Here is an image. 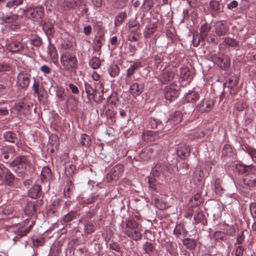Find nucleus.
<instances>
[{
    "label": "nucleus",
    "mask_w": 256,
    "mask_h": 256,
    "mask_svg": "<svg viewBox=\"0 0 256 256\" xmlns=\"http://www.w3.org/2000/svg\"><path fill=\"white\" fill-rule=\"evenodd\" d=\"M140 36V33L139 32H132V34H129V40L130 41L136 42L138 41Z\"/></svg>",
    "instance_id": "obj_50"
},
{
    "label": "nucleus",
    "mask_w": 256,
    "mask_h": 256,
    "mask_svg": "<svg viewBox=\"0 0 256 256\" xmlns=\"http://www.w3.org/2000/svg\"><path fill=\"white\" fill-rule=\"evenodd\" d=\"M85 90L89 100L94 99L96 96L97 92L100 90L99 88H94L92 85L87 82H84Z\"/></svg>",
    "instance_id": "obj_18"
},
{
    "label": "nucleus",
    "mask_w": 256,
    "mask_h": 256,
    "mask_svg": "<svg viewBox=\"0 0 256 256\" xmlns=\"http://www.w3.org/2000/svg\"><path fill=\"white\" fill-rule=\"evenodd\" d=\"M7 48L12 52H18L24 48L23 44L18 41H12L7 45Z\"/></svg>",
    "instance_id": "obj_20"
},
{
    "label": "nucleus",
    "mask_w": 256,
    "mask_h": 256,
    "mask_svg": "<svg viewBox=\"0 0 256 256\" xmlns=\"http://www.w3.org/2000/svg\"><path fill=\"white\" fill-rule=\"evenodd\" d=\"M141 66L142 63L140 62H135L133 64H131L130 67L127 70L126 78H130L134 72Z\"/></svg>",
    "instance_id": "obj_27"
},
{
    "label": "nucleus",
    "mask_w": 256,
    "mask_h": 256,
    "mask_svg": "<svg viewBox=\"0 0 256 256\" xmlns=\"http://www.w3.org/2000/svg\"><path fill=\"white\" fill-rule=\"evenodd\" d=\"M73 42L72 40L68 38L63 40L62 42V46L64 49L68 50L72 46Z\"/></svg>",
    "instance_id": "obj_41"
},
{
    "label": "nucleus",
    "mask_w": 256,
    "mask_h": 256,
    "mask_svg": "<svg viewBox=\"0 0 256 256\" xmlns=\"http://www.w3.org/2000/svg\"><path fill=\"white\" fill-rule=\"evenodd\" d=\"M144 90V84L143 83L136 80L130 85L129 92L134 97L140 96Z\"/></svg>",
    "instance_id": "obj_8"
},
{
    "label": "nucleus",
    "mask_w": 256,
    "mask_h": 256,
    "mask_svg": "<svg viewBox=\"0 0 256 256\" xmlns=\"http://www.w3.org/2000/svg\"><path fill=\"white\" fill-rule=\"evenodd\" d=\"M12 70V67L8 64H0V78L3 84H1L4 88L10 86V78L8 74L6 73Z\"/></svg>",
    "instance_id": "obj_5"
},
{
    "label": "nucleus",
    "mask_w": 256,
    "mask_h": 256,
    "mask_svg": "<svg viewBox=\"0 0 256 256\" xmlns=\"http://www.w3.org/2000/svg\"><path fill=\"white\" fill-rule=\"evenodd\" d=\"M76 216V212H70L67 214L64 218V220L65 222H68L72 220Z\"/></svg>",
    "instance_id": "obj_57"
},
{
    "label": "nucleus",
    "mask_w": 256,
    "mask_h": 256,
    "mask_svg": "<svg viewBox=\"0 0 256 256\" xmlns=\"http://www.w3.org/2000/svg\"><path fill=\"white\" fill-rule=\"evenodd\" d=\"M144 250L146 252H150L153 250V246L150 243L146 242L144 245Z\"/></svg>",
    "instance_id": "obj_60"
},
{
    "label": "nucleus",
    "mask_w": 256,
    "mask_h": 256,
    "mask_svg": "<svg viewBox=\"0 0 256 256\" xmlns=\"http://www.w3.org/2000/svg\"><path fill=\"white\" fill-rule=\"evenodd\" d=\"M239 82V78L238 76L234 75L230 77L228 80V86L230 88V93L231 94H236L238 91L236 87Z\"/></svg>",
    "instance_id": "obj_16"
},
{
    "label": "nucleus",
    "mask_w": 256,
    "mask_h": 256,
    "mask_svg": "<svg viewBox=\"0 0 256 256\" xmlns=\"http://www.w3.org/2000/svg\"><path fill=\"white\" fill-rule=\"evenodd\" d=\"M178 74L183 80L190 82L193 78L192 74L190 71L189 68L186 66L180 68Z\"/></svg>",
    "instance_id": "obj_15"
},
{
    "label": "nucleus",
    "mask_w": 256,
    "mask_h": 256,
    "mask_svg": "<svg viewBox=\"0 0 256 256\" xmlns=\"http://www.w3.org/2000/svg\"><path fill=\"white\" fill-rule=\"evenodd\" d=\"M206 40L209 42H211L214 43L215 44H218L217 38H216V37L214 35H212V34H209L208 36V38H206Z\"/></svg>",
    "instance_id": "obj_63"
},
{
    "label": "nucleus",
    "mask_w": 256,
    "mask_h": 256,
    "mask_svg": "<svg viewBox=\"0 0 256 256\" xmlns=\"http://www.w3.org/2000/svg\"><path fill=\"white\" fill-rule=\"evenodd\" d=\"M25 16L34 21H40L44 14V8L42 6L30 7L24 10Z\"/></svg>",
    "instance_id": "obj_3"
},
{
    "label": "nucleus",
    "mask_w": 256,
    "mask_h": 256,
    "mask_svg": "<svg viewBox=\"0 0 256 256\" xmlns=\"http://www.w3.org/2000/svg\"><path fill=\"white\" fill-rule=\"evenodd\" d=\"M104 39L103 36H96L94 40L93 49L94 51L98 54V56H100L101 54V48L104 44Z\"/></svg>",
    "instance_id": "obj_21"
},
{
    "label": "nucleus",
    "mask_w": 256,
    "mask_h": 256,
    "mask_svg": "<svg viewBox=\"0 0 256 256\" xmlns=\"http://www.w3.org/2000/svg\"><path fill=\"white\" fill-rule=\"evenodd\" d=\"M164 135L162 132L154 130H148L143 134V139L146 141H152L159 138L162 136Z\"/></svg>",
    "instance_id": "obj_17"
},
{
    "label": "nucleus",
    "mask_w": 256,
    "mask_h": 256,
    "mask_svg": "<svg viewBox=\"0 0 256 256\" xmlns=\"http://www.w3.org/2000/svg\"><path fill=\"white\" fill-rule=\"evenodd\" d=\"M222 181L220 178L216 180L214 182L215 192H220L225 190L222 186Z\"/></svg>",
    "instance_id": "obj_43"
},
{
    "label": "nucleus",
    "mask_w": 256,
    "mask_h": 256,
    "mask_svg": "<svg viewBox=\"0 0 256 256\" xmlns=\"http://www.w3.org/2000/svg\"><path fill=\"white\" fill-rule=\"evenodd\" d=\"M42 190V186L38 184H34L30 190H28V192H41Z\"/></svg>",
    "instance_id": "obj_55"
},
{
    "label": "nucleus",
    "mask_w": 256,
    "mask_h": 256,
    "mask_svg": "<svg viewBox=\"0 0 256 256\" xmlns=\"http://www.w3.org/2000/svg\"><path fill=\"white\" fill-rule=\"evenodd\" d=\"M75 169V166L73 164H70L68 167L66 168L65 173L67 176H70L74 172Z\"/></svg>",
    "instance_id": "obj_58"
},
{
    "label": "nucleus",
    "mask_w": 256,
    "mask_h": 256,
    "mask_svg": "<svg viewBox=\"0 0 256 256\" xmlns=\"http://www.w3.org/2000/svg\"><path fill=\"white\" fill-rule=\"evenodd\" d=\"M68 86L74 94H78L79 92V90L78 88L74 84L70 83L68 84Z\"/></svg>",
    "instance_id": "obj_64"
},
{
    "label": "nucleus",
    "mask_w": 256,
    "mask_h": 256,
    "mask_svg": "<svg viewBox=\"0 0 256 256\" xmlns=\"http://www.w3.org/2000/svg\"><path fill=\"white\" fill-rule=\"evenodd\" d=\"M102 74L96 71H93L91 74V78L94 82V86L96 88H99L100 92H104V82L102 80Z\"/></svg>",
    "instance_id": "obj_13"
},
{
    "label": "nucleus",
    "mask_w": 256,
    "mask_h": 256,
    "mask_svg": "<svg viewBox=\"0 0 256 256\" xmlns=\"http://www.w3.org/2000/svg\"><path fill=\"white\" fill-rule=\"evenodd\" d=\"M214 27L215 32L218 36L226 35L228 30V28L226 22L222 21H218L216 22L214 24Z\"/></svg>",
    "instance_id": "obj_11"
},
{
    "label": "nucleus",
    "mask_w": 256,
    "mask_h": 256,
    "mask_svg": "<svg viewBox=\"0 0 256 256\" xmlns=\"http://www.w3.org/2000/svg\"><path fill=\"white\" fill-rule=\"evenodd\" d=\"M149 187L151 190H156L158 188V185L156 184V179L154 178H148Z\"/></svg>",
    "instance_id": "obj_49"
},
{
    "label": "nucleus",
    "mask_w": 256,
    "mask_h": 256,
    "mask_svg": "<svg viewBox=\"0 0 256 256\" xmlns=\"http://www.w3.org/2000/svg\"><path fill=\"white\" fill-rule=\"evenodd\" d=\"M28 164V160L26 156H22L16 157L10 162V166H16L14 171L18 174L20 177H24Z\"/></svg>",
    "instance_id": "obj_2"
},
{
    "label": "nucleus",
    "mask_w": 256,
    "mask_h": 256,
    "mask_svg": "<svg viewBox=\"0 0 256 256\" xmlns=\"http://www.w3.org/2000/svg\"><path fill=\"white\" fill-rule=\"evenodd\" d=\"M190 154V149L188 146L184 145L180 146L178 150V154L181 156L186 157Z\"/></svg>",
    "instance_id": "obj_34"
},
{
    "label": "nucleus",
    "mask_w": 256,
    "mask_h": 256,
    "mask_svg": "<svg viewBox=\"0 0 256 256\" xmlns=\"http://www.w3.org/2000/svg\"><path fill=\"white\" fill-rule=\"evenodd\" d=\"M18 18L17 14H12L6 18L5 20L6 22H12L16 21Z\"/></svg>",
    "instance_id": "obj_59"
},
{
    "label": "nucleus",
    "mask_w": 256,
    "mask_h": 256,
    "mask_svg": "<svg viewBox=\"0 0 256 256\" xmlns=\"http://www.w3.org/2000/svg\"><path fill=\"white\" fill-rule=\"evenodd\" d=\"M80 142L82 146H88L91 142V138L86 134H82Z\"/></svg>",
    "instance_id": "obj_39"
},
{
    "label": "nucleus",
    "mask_w": 256,
    "mask_h": 256,
    "mask_svg": "<svg viewBox=\"0 0 256 256\" xmlns=\"http://www.w3.org/2000/svg\"><path fill=\"white\" fill-rule=\"evenodd\" d=\"M162 71L161 77L162 82L166 83L172 80L174 76V74L172 72L169 71L168 69L166 68V66L164 67Z\"/></svg>",
    "instance_id": "obj_23"
},
{
    "label": "nucleus",
    "mask_w": 256,
    "mask_h": 256,
    "mask_svg": "<svg viewBox=\"0 0 256 256\" xmlns=\"http://www.w3.org/2000/svg\"><path fill=\"white\" fill-rule=\"evenodd\" d=\"M149 125L152 128H162V124H158L157 122L154 120H150L149 122Z\"/></svg>",
    "instance_id": "obj_54"
},
{
    "label": "nucleus",
    "mask_w": 256,
    "mask_h": 256,
    "mask_svg": "<svg viewBox=\"0 0 256 256\" xmlns=\"http://www.w3.org/2000/svg\"><path fill=\"white\" fill-rule=\"evenodd\" d=\"M244 150L250 156L252 160L256 162V150L251 147L245 146Z\"/></svg>",
    "instance_id": "obj_38"
},
{
    "label": "nucleus",
    "mask_w": 256,
    "mask_h": 256,
    "mask_svg": "<svg viewBox=\"0 0 256 256\" xmlns=\"http://www.w3.org/2000/svg\"><path fill=\"white\" fill-rule=\"evenodd\" d=\"M182 118V115L180 112H176L172 115L171 119L168 121L170 124H176L180 123Z\"/></svg>",
    "instance_id": "obj_30"
},
{
    "label": "nucleus",
    "mask_w": 256,
    "mask_h": 256,
    "mask_svg": "<svg viewBox=\"0 0 256 256\" xmlns=\"http://www.w3.org/2000/svg\"><path fill=\"white\" fill-rule=\"evenodd\" d=\"M166 170V166L162 163L156 164L154 167L152 169V174L154 177H158L161 174H164V172Z\"/></svg>",
    "instance_id": "obj_22"
},
{
    "label": "nucleus",
    "mask_w": 256,
    "mask_h": 256,
    "mask_svg": "<svg viewBox=\"0 0 256 256\" xmlns=\"http://www.w3.org/2000/svg\"><path fill=\"white\" fill-rule=\"evenodd\" d=\"M212 60L214 62L222 69L226 70L230 66V60L227 56H214Z\"/></svg>",
    "instance_id": "obj_9"
},
{
    "label": "nucleus",
    "mask_w": 256,
    "mask_h": 256,
    "mask_svg": "<svg viewBox=\"0 0 256 256\" xmlns=\"http://www.w3.org/2000/svg\"><path fill=\"white\" fill-rule=\"evenodd\" d=\"M28 106L24 103L22 104H19L17 106V109L18 110L22 113L23 114H26L27 113V108Z\"/></svg>",
    "instance_id": "obj_51"
},
{
    "label": "nucleus",
    "mask_w": 256,
    "mask_h": 256,
    "mask_svg": "<svg viewBox=\"0 0 256 256\" xmlns=\"http://www.w3.org/2000/svg\"><path fill=\"white\" fill-rule=\"evenodd\" d=\"M48 52L54 62H58V54L54 46H49L48 48Z\"/></svg>",
    "instance_id": "obj_31"
},
{
    "label": "nucleus",
    "mask_w": 256,
    "mask_h": 256,
    "mask_svg": "<svg viewBox=\"0 0 256 256\" xmlns=\"http://www.w3.org/2000/svg\"><path fill=\"white\" fill-rule=\"evenodd\" d=\"M124 172V166L122 164H117L112 168L106 176V180L108 182L118 181Z\"/></svg>",
    "instance_id": "obj_4"
},
{
    "label": "nucleus",
    "mask_w": 256,
    "mask_h": 256,
    "mask_svg": "<svg viewBox=\"0 0 256 256\" xmlns=\"http://www.w3.org/2000/svg\"><path fill=\"white\" fill-rule=\"evenodd\" d=\"M40 70L45 74H49L51 72V69L46 65L42 66Z\"/></svg>",
    "instance_id": "obj_62"
},
{
    "label": "nucleus",
    "mask_w": 256,
    "mask_h": 256,
    "mask_svg": "<svg viewBox=\"0 0 256 256\" xmlns=\"http://www.w3.org/2000/svg\"><path fill=\"white\" fill-rule=\"evenodd\" d=\"M157 26L155 24H152L146 26L144 32V38H150L152 35L156 30Z\"/></svg>",
    "instance_id": "obj_25"
},
{
    "label": "nucleus",
    "mask_w": 256,
    "mask_h": 256,
    "mask_svg": "<svg viewBox=\"0 0 256 256\" xmlns=\"http://www.w3.org/2000/svg\"><path fill=\"white\" fill-rule=\"evenodd\" d=\"M0 150L2 152V156H3L4 158V162L10 164V162H12L10 160L14 156L15 150L11 147L3 146L0 148Z\"/></svg>",
    "instance_id": "obj_10"
},
{
    "label": "nucleus",
    "mask_w": 256,
    "mask_h": 256,
    "mask_svg": "<svg viewBox=\"0 0 256 256\" xmlns=\"http://www.w3.org/2000/svg\"><path fill=\"white\" fill-rule=\"evenodd\" d=\"M124 233L128 237L132 238L134 240H138L141 239L142 237V234L136 230L130 232L128 230L124 231Z\"/></svg>",
    "instance_id": "obj_28"
},
{
    "label": "nucleus",
    "mask_w": 256,
    "mask_h": 256,
    "mask_svg": "<svg viewBox=\"0 0 256 256\" xmlns=\"http://www.w3.org/2000/svg\"><path fill=\"white\" fill-rule=\"evenodd\" d=\"M4 174V178L2 180V182L6 186H12L16 178L14 174L8 168L5 170Z\"/></svg>",
    "instance_id": "obj_19"
},
{
    "label": "nucleus",
    "mask_w": 256,
    "mask_h": 256,
    "mask_svg": "<svg viewBox=\"0 0 256 256\" xmlns=\"http://www.w3.org/2000/svg\"><path fill=\"white\" fill-rule=\"evenodd\" d=\"M184 245L187 246L189 248L192 249L194 248L196 242L193 240L186 238L184 240Z\"/></svg>",
    "instance_id": "obj_48"
},
{
    "label": "nucleus",
    "mask_w": 256,
    "mask_h": 256,
    "mask_svg": "<svg viewBox=\"0 0 256 256\" xmlns=\"http://www.w3.org/2000/svg\"><path fill=\"white\" fill-rule=\"evenodd\" d=\"M89 64L92 69H98L101 65L100 60L96 56L93 57L90 60Z\"/></svg>",
    "instance_id": "obj_35"
},
{
    "label": "nucleus",
    "mask_w": 256,
    "mask_h": 256,
    "mask_svg": "<svg viewBox=\"0 0 256 256\" xmlns=\"http://www.w3.org/2000/svg\"><path fill=\"white\" fill-rule=\"evenodd\" d=\"M42 179L46 181H49L52 180V172L48 166H44L41 172Z\"/></svg>",
    "instance_id": "obj_29"
},
{
    "label": "nucleus",
    "mask_w": 256,
    "mask_h": 256,
    "mask_svg": "<svg viewBox=\"0 0 256 256\" xmlns=\"http://www.w3.org/2000/svg\"><path fill=\"white\" fill-rule=\"evenodd\" d=\"M57 96L58 98L60 100H63L65 98L66 95L64 90L62 88H60L58 89L57 92Z\"/></svg>",
    "instance_id": "obj_53"
},
{
    "label": "nucleus",
    "mask_w": 256,
    "mask_h": 256,
    "mask_svg": "<svg viewBox=\"0 0 256 256\" xmlns=\"http://www.w3.org/2000/svg\"><path fill=\"white\" fill-rule=\"evenodd\" d=\"M108 71L110 76L114 78L118 75L120 70L118 65L112 64L108 67Z\"/></svg>",
    "instance_id": "obj_32"
},
{
    "label": "nucleus",
    "mask_w": 256,
    "mask_h": 256,
    "mask_svg": "<svg viewBox=\"0 0 256 256\" xmlns=\"http://www.w3.org/2000/svg\"><path fill=\"white\" fill-rule=\"evenodd\" d=\"M4 138L6 141L10 142L15 143L18 140L17 134L11 131L4 132Z\"/></svg>",
    "instance_id": "obj_26"
},
{
    "label": "nucleus",
    "mask_w": 256,
    "mask_h": 256,
    "mask_svg": "<svg viewBox=\"0 0 256 256\" xmlns=\"http://www.w3.org/2000/svg\"><path fill=\"white\" fill-rule=\"evenodd\" d=\"M204 172L202 170H196L194 173V181L200 182L204 178Z\"/></svg>",
    "instance_id": "obj_40"
},
{
    "label": "nucleus",
    "mask_w": 256,
    "mask_h": 256,
    "mask_svg": "<svg viewBox=\"0 0 256 256\" xmlns=\"http://www.w3.org/2000/svg\"><path fill=\"white\" fill-rule=\"evenodd\" d=\"M128 28L130 29L134 28V30L139 29V23L136 20L130 22L128 24Z\"/></svg>",
    "instance_id": "obj_61"
},
{
    "label": "nucleus",
    "mask_w": 256,
    "mask_h": 256,
    "mask_svg": "<svg viewBox=\"0 0 256 256\" xmlns=\"http://www.w3.org/2000/svg\"><path fill=\"white\" fill-rule=\"evenodd\" d=\"M163 57L161 54L156 56L154 58V64L155 66L158 68L159 66H160V70H161L162 66L161 65L163 61Z\"/></svg>",
    "instance_id": "obj_47"
},
{
    "label": "nucleus",
    "mask_w": 256,
    "mask_h": 256,
    "mask_svg": "<svg viewBox=\"0 0 256 256\" xmlns=\"http://www.w3.org/2000/svg\"><path fill=\"white\" fill-rule=\"evenodd\" d=\"M214 106L213 100L210 98H205L198 104L196 110L203 113L210 112Z\"/></svg>",
    "instance_id": "obj_6"
},
{
    "label": "nucleus",
    "mask_w": 256,
    "mask_h": 256,
    "mask_svg": "<svg viewBox=\"0 0 256 256\" xmlns=\"http://www.w3.org/2000/svg\"><path fill=\"white\" fill-rule=\"evenodd\" d=\"M138 224L135 222L131 220H129L126 224V228L124 231H130L132 232L134 230L137 229Z\"/></svg>",
    "instance_id": "obj_36"
},
{
    "label": "nucleus",
    "mask_w": 256,
    "mask_h": 256,
    "mask_svg": "<svg viewBox=\"0 0 256 256\" xmlns=\"http://www.w3.org/2000/svg\"><path fill=\"white\" fill-rule=\"evenodd\" d=\"M127 15L126 12L120 13L115 18L114 24L116 26H120L122 22L126 20Z\"/></svg>",
    "instance_id": "obj_33"
},
{
    "label": "nucleus",
    "mask_w": 256,
    "mask_h": 256,
    "mask_svg": "<svg viewBox=\"0 0 256 256\" xmlns=\"http://www.w3.org/2000/svg\"><path fill=\"white\" fill-rule=\"evenodd\" d=\"M249 166H242L241 164H236V168L237 171L240 173H244L246 172V169L249 168Z\"/></svg>",
    "instance_id": "obj_52"
},
{
    "label": "nucleus",
    "mask_w": 256,
    "mask_h": 256,
    "mask_svg": "<svg viewBox=\"0 0 256 256\" xmlns=\"http://www.w3.org/2000/svg\"><path fill=\"white\" fill-rule=\"evenodd\" d=\"M60 64L64 70H70L76 68L78 60L76 55L70 52H65L60 56Z\"/></svg>",
    "instance_id": "obj_1"
},
{
    "label": "nucleus",
    "mask_w": 256,
    "mask_h": 256,
    "mask_svg": "<svg viewBox=\"0 0 256 256\" xmlns=\"http://www.w3.org/2000/svg\"><path fill=\"white\" fill-rule=\"evenodd\" d=\"M211 28V26L208 23H205L201 26L200 30V36L198 38V44H196V46L200 44V40L204 42L206 40V38H208V34Z\"/></svg>",
    "instance_id": "obj_14"
},
{
    "label": "nucleus",
    "mask_w": 256,
    "mask_h": 256,
    "mask_svg": "<svg viewBox=\"0 0 256 256\" xmlns=\"http://www.w3.org/2000/svg\"><path fill=\"white\" fill-rule=\"evenodd\" d=\"M32 226V224H30V226H28V228H22L20 229V228H18L16 232L18 235L20 236H25L30 232Z\"/></svg>",
    "instance_id": "obj_45"
},
{
    "label": "nucleus",
    "mask_w": 256,
    "mask_h": 256,
    "mask_svg": "<svg viewBox=\"0 0 256 256\" xmlns=\"http://www.w3.org/2000/svg\"><path fill=\"white\" fill-rule=\"evenodd\" d=\"M30 74L26 72H20L18 76V83L21 88H26L30 84Z\"/></svg>",
    "instance_id": "obj_12"
},
{
    "label": "nucleus",
    "mask_w": 256,
    "mask_h": 256,
    "mask_svg": "<svg viewBox=\"0 0 256 256\" xmlns=\"http://www.w3.org/2000/svg\"><path fill=\"white\" fill-rule=\"evenodd\" d=\"M210 8L214 10H218L219 9V2L214 0L210 2Z\"/></svg>",
    "instance_id": "obj_56"
},
{
    "label": "nucleus",
    "mask_w": 256,
    "mask_h": 256,
    "mask_svg": "<svg viewBox=\"0 0 256 256\" xmlns=\"http://www.w3.org/2000/svg\"><path fill=\"white\" fill-rule=\"evenodd\" d=\"M224 42L230 46L235 47L238 45V42L229 37L224 38Z\"/></svg>",
    "instance_id": "obj_42"
},
{
    "label": "nucleus",
    "mask_w": 256,
    "mask_h": 256,
    "mask_svg": "<svg viewBox=\"0 0 256 256\" xmlns=\"http://www.w3.org/2000/svg\"><path fill=\"white\" fill-rule=\"evenodd\" d=\"M178 86L172 84L164 88L165 98L169 100H175L178 94Z\"/></svg>",
    "instance_id": "obj_7"
},
{
    "label": "nucleus",
    "mask_w": 256,
    "mask_h": 256,
    "mask_svg": "<svg viewBox=\"0 0 256 256\" xmlns=\"http://www.w3.org/2000/svg\"><path fill=\"white\" fill-rule=\"evenodd\" d=\"M24 0H10L6 4L7 8H12L13 6H18L23 2Z\"/></svg>",
    "instance_id": "obj_44"
},
{
    "label": "nucleus",
    "mask_w": 256,
    "mask_h": 256,
    "mask_svg": "<svg viewBox=\"0 0 256 256\" xmlns=\"http://www.w3.org/2000/svg\"><path fill=\"white\" fill-rule=\"evenodd\" d=\"M244 183L249 186H256V173L246 174L243 178Z\"/></svg>",
    "instance_id": "obj_24"
},
{
    "label": "nucleus",
    "mask_w": 256,
    "mask_h": 256,
    "mask_svg": "<svg viewBox=\"0 0 256 256\" xmlns=\"http://www.w3.org/2000/svg\"><path fill=\"white\" fill-rule=\"evenodd\" d=\"M74 190V186L71 180H68L64 192H70Z\"/></svg>",
    "instance_id": "obj_46"
},
{
    "label": "nucleus",
    "mask_w": 256,
    "mask_h": 256,
    "mask_svg": "<svg viewBox=\"0 0 256 256\" xmlns=\"http://www.w3.org/2000/svg\"><path fill=\"white\" fill-rule=\"evenodd\" d=\"M199 94L196 92H192L188 94L186 97V100L188 102H195L196 100L198 99Z\"/></svg>",
    "instance_id": "obj_37"
}]
</instances>
